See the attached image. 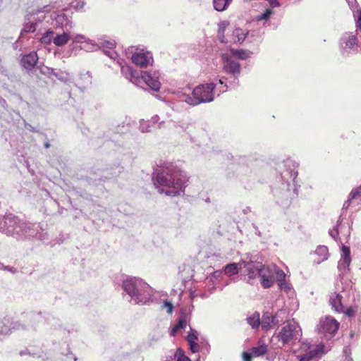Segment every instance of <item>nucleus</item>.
<instances>
[{
    "label": "nucleus",
    "instance_id": "20",
    "mask_svg": "<svg viewBox=\"0 0 361 361\" xmlns=\"http://www.w3.org/2000/svg\"><path fill=\"white\" fill-rule=\"evenodd\" d=\"M23 326L18 322H13L9 317L0 319V341L11 332L12 329H19Z\"/></svg>",
    "mask_w": 361,
    "mask_h": 361
},
{
    "label": "nucleus",
    "instance_id": "26",
    "mask_svg": "<svg viewBox=\"0 0 361 361\" xmlns=\"http://www.w3.org/2000/svg\"><path fill=\"white\" fill-rule=\"evenodd\" d=\"M243 265L241 264V260L238 263H230L226 265L224 268V273L228 276H233L239 273L240 269H242Z\"/></svg>",
    "mask_w": 361,
    "mask_h": 361
},
{
    "label": "nucleus",
    "instance_id": "57",
    "mask_svg": "<svg viewBox=\"0 0 361 361\" xmlns=\"http://www.w3.org/2000/svg\"><path fill=\"white\" fill-rule=\"evenodd\" d=\"M0 270L8 271L13 274L16 273L17 270L13 267L5 266L0 262Z\"/></svg>",
    "mask_w": 361,
    "mask_h": 361
},
{
    "label": "nucleus",
    "instance_id": "12",
    "mask_svg": "<svg viewBox=\"0 0 361 361\" xmlns=\"http://www.w3.org/2000/svg\"><path fill=\"white\" fill-rule=\"evenodd\" d=\"M241 264L247 273V282L251 283L250 281L257 276L258 272L262 266V262L258 261L257 255H247L245 258L241 259Z\"/></svg>",
    "mask_w": 361,
    "mask_h": 361
},
{
    "label": "nucleus",
    "instance_id": "17",
    "mask_svg": "<svg viewBox=\"0 0 361 361\" xmlns=\"http://www.w3.org/2000/svg\"><path fill=\"white\" fill-rule=\"evenodd\" d=\"M339 326V323L334 317L326 316L321 319L318 324V331L322 334H334Z\"/></svg>",
    "mask_w": 361,
    "mask_h": 361
},
{
    "label": "nucleus",
    "instance_id": "21",
    "mask_svg": "<svg viewBox=\"0 0 361 361\" xmlns=\"http://www.w3.org/2000/svg\"><path fill=\"white\" fill-rule=\"evenodd\" d=\"M192 306L182 307L180 312V316L178 319V324L172 329V334H174L176 331H178L180 329H184L186 327L190 319V313Z\"/></svg>",
    "mask_w": 361,
    "mask_h": 361
},
{
    "label": "nucleus",
    "instance_id": "5",
    "mask_svg": "<svg viewBox=\"0 0 361 361\" xmlns=\"http://www.w3.org/2000/svg\"><path fill=\"white\" fill-rule=\"evenodd\" d=\"M302 337V329L294 320L288 321L278 332H275L271 343L276 348L290 346L300 341Z\"/></svg>",
    "mask_w": 361,
    "mask_h": 361
},
{
    "label": "nucleus",
    "instance_id": "3",
    "mask_svg": "<svg viewBox=\"0 0 361 361\" xmlns=\"http://www.w3.org/2000/svg\"><path fill=\"white\" fill-rule=\"evenodd\" d=\"M228 90V85L224 79L220 78L216 83H204L195 87L191 95L182 93L180 96L181 100L190 106H197L202 103H209L214 101L216 95L226 92Z\"/></svg>",
    "mask_w": 361,
    "mask_h": 361
},
{
    "label": "nucleus",
    "instance_id": "43",
    "mask_svg": "<svg viewBox=\"0 0 361 361\" xmlns=\"http://www.w3.org/2000/svg\"><path fill=\"white\" fill-rule=\"evenodd\" d=\"M71 39L73 40V43L83 44L84 43L86 42V41H87L89 39V38L84 35L77 34V35H72Z\"/></svg>",
    "mask_w": 361,
    "mask_h": 361
},
{
    "label": "nucleus",
    "instance_id": "41",
    "mask_svg": "<svg viewBox=\"0 0 361 361\" xmlns=\"http://www.w3.org/2000/svg\"><path fill=\"white\" fill-rule=\"evenodd\" d=\"M54 32L53 30H47L41 37L40 41L44 44H50L53 42Z\"/></svg>",
    "mask_w": 361,
    "mask_h": 361
},
{
    "label": "nucleus",
    "instance_id": "19",
    "mask_svg": "<svg viewBox=\"0 0 361 361\" xmlns=\"http://www.w3.org/2000/svg\"><path fill=\"white\" fill-rule=\"evenodd\" d=\"M351 262L350 247L344 245L341 247V257L338 263V269L340 275H345L350 271Z\"/></svg>",
    "mask_w": 361,
    "mask_h": 361
},
{
    "label": "nucleus",
    "instance_id": "38",
    "mask_svg": "<svg viewBox=\"0 0 361 361\" xmlns=\"http://www.w3.org/2000/svg\"><path fill=\"white\" fill-rule=\"evenodd\" d=\"M231 56H235L241 60H245L248 59L250 55V53L243 49H231Z\"/></svg>",
    "mask_w": 361,
    "mask_h": 361
},
{
    "label": "nucleus",
    "instance_id": "27",
    "mask_svg": "<svg viewBox=\"0 0 361 361\" xmlns=\"http://www.w3.org/2000/svg\"><path fill=\"white\" fill-rule=\"evenodd\" d=\"M273 314L269 312H265L261 320V326L264 330H269L273 328Z\"/></svg>",
    "mask_w": 361,
    "mask_h": 361
},
{
    "label": "nucleus",
    "instance_id": "28",
    "mask_svg": "<svg viewBox=\"0 0 361 361\" xmlns=\"http://www.w3.org/2000/svg\"><path fill=\"white\" fill-rule=\"evenodd\" d=\"M250 34L248 31H245L240 27L235 28L232 32L233 40L235 42L242 43L247 36Z\"/></svg>",
    "mask_w": 361,
    "mask_h": 361
},
{
    "label": "nucleus",
    "instance_id": "24",
    "mask_svg": "<svg viewBox=\"0 0 361 361\" xmlns=\"http://www.w3.org/2000/svg\"><path fill=\"white\" fill-rule=\"evenodd\" d=\"M63 31V33L56 35L53 39V43L57 47L64 46L72 38L71 30Z\"/></svg>",
    "mask_w": 361,
    "mask_h": 361
},
{
    "label": "nucleus",
    "instance_id": "53",
    "mask_svg": "<svg viewBox=\"0 0 361 361\" xmlns=\"http://www.w3.org/2000/svg\"><path fill=\"white\" fill-rule=\"evenodd\" d=\"M341 222H337V225L333 229L329 231V235L335 240H337V237L339 233L338 226Z\"/></svg>",
    "mask_w": 361,
    "mask_h": 361
},
{
    "label": "nucleus",
    "instance_id": "46",
    "mask_svg": "<svg viewBox=\"0 0 361 361\" xmlns=\"http://www.w3.org/2000/svg\"><path fill=\"white\" fill-rule=\"evenodd\" d=\"M274 274H276V276L277 284L279 283L280 282H283V281H286V274L284 273L283 271L278 269L276 267V271H275Z\"/></svg>",
    "mask_w": 361,
    "mask_h": 361
},
{
    "label": "nucleus",
    "instance_id": "51",
    "mask_svg": "<svg viewBox=\"0 0 361 361\" xmlns=\"http://www.w3.org/2000/svg\"><path fill=\"white\" fill-rule=\"evenodd\" d=\"M229 25V23L227 20L221 21L219 25L218 32L221 34H224L226 27Z\"/></svg>",
    "mask_w": 361,
    "mask_h": 361
},
{
    "label": "nucleus",
    "instance_id": "23",
    "mask_svg": "<svg viewBox=\"0 0 361 361\" xmlns=\"http://www.w3.org/2000/svg\"><path fill=\"white\" fill-rule=\"evenodd\" d=\"M37 61L38 56L37 52L32 51L23 56L21 59L20 63L24 68H25L27 71H31L35 66Z\"/></svg>",
    "mask_w": 361,
    "mask_h": 361
},
{
    "label": "nucleus",
    "instance_id": "58",
    "mask_svg": "<svg viewBox=\"0 0 361 361\" xmlns=\"http://www.w3.org/2000/svg\"><path fill=\"white\" fill-rule=\"evenodd\" d=\"M356 28L357 32H359L360 33V35H361V11H358V16L356 19Z\"/></svg>",
    "mask_w": 361,
    "mask_h": 361
},
{
    "label": "nucleus",
    "instance_id": "11",
    "mask_svg": "<svg viewBox=\"0 0 361 361\" xmlns=\"http://www.w3.org/2000/svg\"><path fill=\"white\" fill-rule=\"evenodd\" d=\"M46 321L48 325V330L50 333L61 337L62 339L65 340L66 342L70 337L74 336L76 334V331H75L73 329H67L63 327L59 319L55 317L49 315L46 318Z\"/></svg>",
    "mask_w": 361,
    "mask_h": 361
},
{
    "label": "nucleus",
    "instance_id": "40",
    "mask_svg": "<svg viewBox=\"0 0 361 361\" xmlns=\"http://www.w3.org/2000/svg\"><path fill=\"white\" fill-rule=\"evenodd\" d=\"M53 75L55 76L58 80H59L61 82H67L70 80V74L64 71L54 70V73H53Z\"/></svg>",
    "mask_w": 361,
    "mask_h": 361
},
{
    "label": "nucleus",
    "instance_id": "31",
    "mask_svg": "<svg viewBox=\"0 0 361 361\" xmlns=\"http://www.w3.org/2000/svg\"><path fill=\"white\" fill-rule=\"evenodd\" d=\"M251 353L254 357H259L264 355L267 351V345L262 341H259L258 345L252 347L250 349Z\"/></svg>",
    "mask_w": 361,
    "mask_h": 361
},
{
    "label": "nucleus",
    "instance_id": "9",
    "mask_svg": "<svg viewBox=\"0 0 361 361\" xmlns=\"http://www.w3.org/2000/svg\"><path fill=\"white\" fill-rule=\"evenodd\" d=\"M357 36L353 32H345L339 39V51L343 57H348L358 52Z\"/></svg>",
    "mask_w": 361,
    "mask_h": 361
},
{
    "label": "nucleus",
    "instance_id": "16",
    "mask_svg": "<svg viewBox=\"0 0 361 361\" xmlns=\"http://www.w3.org/2000/svg\"><path fill=\"white\" fill-rule=\"evenodd\" d=\"M160 73L158 71H142L140 78L152 90L159 91L161 83L159 82Z\"/></svg>",
    "mask_w": 361,
    "mask_h": 361
},
{
    "label": "nucleus",
    "instance_id": "10",
    "mask_svg": "<svg viewBox=\"0 0 361 361\" xmlns=\"http://www.w3.org/2000/svg\"><path fill=\"white\" fill-rule=\"evenodd\" d=\"M128 54L130 55L129 57L132 62L140 68H147L148 66L152 65L154 62L152 52L144 49L132 47L126 53V55Z\"/></svg>",
    "mask_w": 361,
    "mask_h": 361
},
{
    "label": "nucleus",
    "instance_id": "42",
    "mask_svg": "<svg viewBox=\"0 0 361 361\" xmlns=\"http://www.w3.org/2000/svg\"><path fill=\"white\" fill-rule=\"evenodd\" d=\"M152 124L149 121H145L143 119L140 121L139 129L142 133H148L151 131Z\"/></svg>",
    "mask_w": 361,
    "mask_h": 361
},
{
    "label": "nucleus",
    "instance_id": "55",
    "mask_svg": "<svg viewBox=\"0 0 361 361\" xmlns=\"http://www.w3.org/2000/svg\"><path fill=\"white\" fill-rule=\"evenodd\" d=\"M71 6L75 8H81L84 6L85 1L84 0H76L75 1L71 2Z\"/></svg>",
    "mask_w": 361,
    "mask_h": 361
},
{
    "label": "nucleus",
    "instance_id": "22",
    "mask_svg": "<svg viewBox=\"0 0 361 361\" xmlns=\"http://www.w3.org/2000/svg\"><path fill=\"white\" fill-rule=\"evenodd\" d=\"M120 66L122 75L132 83L137 85L140 80L139 73L127 64L121 63Z\"/></svg>",
    "mask_w": 361,
    "mask_h": 361
},
{
    "label": "nucleus",
    "instance_id": "2",
    "mask_svg": "<svg viewBox=\"0 0 361 361\" xmlns=\"http://www.w3.org/2000/svg\"><path fill=\"white\" fill-rule=\"evenodd\" d=\"M0 232L18 241L37 239L42 242L49 240L48 233L39 223L20 219L13 214H6L0 219Z\"/></svg>",
    "mask_w": 361,
    "mask_h": 361
},
{
    "label": "nucleus",
    "instance_id": "18",
    "mask_svg": "<svg viewBox=\"0 0 361 361\" xmlns=\"http://www.w3.org/2000/svg\"><path fill=\"white\" fill-rule=\"evenodd\" d=\"M53 20L55 21V25L61 28L63 30H71L73 27V23L71 16L64 11L54 13Z\"/></svg>",
    "mask_w": 361,
    "mask_h": 361
},
{
    "label": "nucleus",
    "instance_id": "61",
    "mask_svg": "<svg viewBox=\"0 0 361 361\" xmlns=\"http://www.w3.org/2000/svg\"><path fill=\"white\" fill-rule=\"evenodd\" d=\"M266 1L268 2L269 6L271 8L280 6V3L278 0H266Z\"/></svg>",
    "mask_w": 361,
    "mask_h": 361
},
{
    "label": "nucleus",
    "instance_id": "48",
    "mask_svg": "<svg viewBox=\"0 0 361 361\" xmlns=\"http://www.w3.org/2000/svg\"><path fill=\"white\" fill-rule=\"evenodd\" d=\"M181 95V94L178 96L179 97V101H176V102H171V104H170V106L171 108L173 110V111H180L182 110V107L180 106L181 104L180 102H183V100H181L180 96Z\"/></svg>",
    "mask_w": 361,
    "mask_h": 361
},
{
    "label": "nucleus",
    "instance_id": "63",
    "mask_svg": "<svg viewBox=\"0 0 361 361\" xmlns=\"http://www.w3.org/2000/svg\"><path fill=\"white\" fill-rule=\"evenodd\" d=\"M252 356H253L251 353V351L250 353L244 352L243 353V361H252Z\"/></svg>",
    "mask_w": 361,
    "mask_h": 361
},
{
    "label": "nucleus",
    "instance_id": "25",
    "mask_svg": "<svg viewBox=\"0 0 361 361\" xmlns=\"http://www.w3.org/2000/svg\"><path fill=\"white\" fill-rule=\"evenodd\" d=\"M342 296L336 293H334L330 295L329 302L332 307V308L337 312H343V305H342Z\"/></svg>",
    "mask_w": 361,
    "mask_h": 361
},
{
    "label": "nucleus",
    "instance_id": "44",
    "mask_svg": "<svg viewBox=\"0 0 361 361\" xmlns=\"http://www.w3.org/2000/svg\"><path fill=\"white\" fill-rule=\"evenodd\" d=\"M104 53L114 61H116L119 65H121L122 61L115 51L112 49L105 50Z\"/></svg>",
    "mask_w": 361,
    "mask_h": 361
},
{
    "label": "nucleus",
    "instance_id": "30",
    "mask_svg": "<svg viewBox=\"0 0 361 361\" xmlns=\"http://www.w3.org/2000/svg\"><path fill=\"white\" fill-rule=\"evenodd\" d=\"M359 194H360V192L357 190L351 191V192L349 194L348 200L343 203V205L342 207V212L338 218V222H342V221H343L342 216L343 214L344 211H346L348 209L352 200L356 199L357 196L359 195Z\"/></svg>",
    "mask_w": 361,
    "mask_h": 361
},
{
    "label": "nucleus",
    "instance_id": "4",
    "mask_svg": "<svg viewBox=\"0 0 361 361\" xmlns=\"http://www.w3.org/2000/svg\"><path fill=\"white\" fill-rule=\"evenodd\" d=\"M122 289L130 298V301L135 305H145L153 295L152 288L142 279L128 277L122 282Z\"/></svg>",
    "mask_w": 361,
    "mask_h": 361
},
{
    "label": "nucleus",
    "instance_id": "37",
    "mask_svg": "<svg viewBox=\"0 0 361 361\" xmlns=\"http://www.w3.org/2000/svg\"><path fill=\"white\" fill-rule=\"evenodd\" d=\"M247 323L253 328L257 329L261 324L259 314L254 313L252 315L247 318Z\"/></svg>",
    "mask_w": 361,
    "mask_h": 361
},
{
    "label": "nucleus",
    "instance_id": "32",
    "mask_svg": "<svg viewBox=\"0 0 361 361\" xmlns=\"http://www.w3.org/2000/svg\"><path fill=\"white\" fill-rule=\"evenodd\" d=\"M314 254L319 257V258L317 260V263L319 264L322 262L327 259L329 255V250L327 247L324 245H320L317 247L314 252Z\"/></svg>",
    "mask_w": 361,
    "mask_h": 361
},
{
    "label": "nucleus",
    "instance_id": "50",
    "mask_svg": "<svg viewBox=\"0 0 361 361\" xmlns=\"http://www.w3.org/2000/svg\"><path fill=\"white\" fill-rule=\"evenodd\" d=\"M149 122L152 126L157 124L158 128H161L164 123V121L159 122V116L157 115L152 116L149 120Z\"/></svg>",
    "mask_w": 361,
    "mask_h": 361
},
{
    "label": "nucleus",
    "instance_id": "8",
    "mask_svg": "<svg viewBox=\"0 0 361 361\" xmlns=\"http://www.w3.org/2000/svg\"><path fill=\"white\" fill-rule=\"evenodd\" d=\"M222 69L224 73L230 75L231 80H229L230 86L236 87L238 86V77L241 72V65L239 62L234 60L228 54H223L221 55Z\"/></svg>",
    "mask_w": 361,
    "mask_h": 361
},
{
    "label": "nucleus",
    "instance_id": "35",
    "mask_svg": "<svg viewBox=\"0 0 361 361\" xmlns=\"http://www.w3.org/2000/svg\"><path fill=\"white\" fill-rule=\"evenodd\" d=\"M232 0H213V5L215 10L223 11L227 8Z\"/></svg>",
    "mask_w": 361,
    "mask_h": 361
},
{
    "label": "nucleus",
    "instance_id": "33",
    "mask_svg": "<svg viewBox=\"0 0 361 361\" xmlns=\"http://www.w3.org/2000/svg\"><path fill=\"white\" fill-rule=\"evenodd\" d=\"M115 41L113 39H108L106 38H101L98 39L99 49L105 50L112 49L115 47Z\"/></svg>",
    "mask_w": 361,
    "mask_h": 361
},
{
    "label": "nucleus",
    "instance_id": "54",
    "mask_svg": "<svg viewBox=\"0 0 361 361\" xmlns=\"http://www.w3.org/2000/svg\"><path fill=\"white\" fill-rule=\"evenodd\" d=\"M197 339V333L195 331H191L187 336V341L188 343L195 342V340Z\"/></svg>",
    "mask_w": 361,
    "mask_h": 361
},
{
    "label": "nucleus",
    "instance_id": "49",
    "mask_svg": "<svg viewBox=\"0 0 361 361\" xmlns=\"http://www.w3.org/2000/svg\"><path fill=\"white\" fill-rule=\"evenodd\" d=\"M176 357H177L176 361H191V360L183 355V351L180 349H177L176 352Z\"/></svg>",
    "mask_w": 361,
    "mask_h": 361
},
{
    "label": "nucleus",
    "instance_id": "1",
    "mask_svg": "<svg viewBox=\"0 0 361 361\" xmlns=\"http://www.w3.org/2000/svg\"><path fill=\"white\" fill-rule=\"evenodd\" d=\"M189 177L187 173L173 162L164 164L152 176V180L159 193L167 196H180L185 192Z\"/></svg>",
    "mask_w": 361,
    "mask_h": 361
},
{
    "label": "nucleus",
    "instance_id": "29",
    "mask_svg": "<svg viewBox=\"0 0 361 361\" xmlns=\"http://www.w3.org/2000/svg\"><path fill=\"white\" fill-rule=\"evenodd\" d=\"M78 82L81 89H86L90 86L92 84V75L90 72L81 73Z\"/></svg>",
    "mask_w": 361,
    "mask_h": 361
},
{
    "label": "nucleus",
    "instance_id": "36",
    "mask_svg": "<svg viewBox=\"0 0 361 361\" xmlns=\"http://www.w3.org/2000/svg\"><path fill=\"white\" fill-rule=\"evenodd\" d=\"M273 13H274V12L271 8H266V10L262 13L259 14L255 17V20L257 22L264 21V23L263 24V25H264L266 22L269 20V19H270L271 16L273 15Z\"/></svg>",
    "mask_w": 361,
    "mask_h": 361
},
{
    "label": "nucleus",
    "instance_id": "64",
    "mask_svg": "<svg viewBox=\"0 0 361 361\" xmlns=\"http://www.w3.org/2000/svg\"><path fill=\"white\" fill-rule=\"evenodd\" d=\"M218 38L222 43H227V40H226V38L224 37V34H221L218 32Z\"/></svg>",
    "mask_w": 361,
    "mask_h": 361
},
{
    "label": "nucleus",
    "instance_id": "45",
    "mask_svg": "<svg viewBox=\"0 0 361 361\" xmlns=\"http://www.w3.org/2000/svg\"><path fill=\"white\" fill-rule=\"evenodd\" d=\"M38 69L39 70V71L42 74L47 75L49 78L51 77L53 75V73H54V69L51 68L46 66H39Z\"/></svg>",
    "mask_w": 361,
    "mask_h": 361
},
{
    "label": "nucleus",
    "instance_id": "39",
    "mask_svg": "<svg viewBox=\"0 0 361 361\" xmlns=\"http://www.w3.org/2000/svg\"><path fill=\"white\" fill-rule=\"evenodd\" d=\"M81 49L86 51H95L99 49L98 42H95L89 38V39L81 46Z\"/></svg>",
    "mask_w": 361,
    "mask_h": 361
},
{
    "label": "nucleus",
    "instance_id": "59",
    "mask_svg": "<svg viewBox=\"0 0 361 361\" xmlns=\"http://www.w3.org/2000/svg\"><path fill=\"white\" fill-rule=\"evenodd\" d=\"M190 350L193 353H197L200 350V346L196 342L188 343Z\"/></svg>",
    "mask_w": 361,
    "mask_h": 361
},
{
    "label": "nucleus",
    "instance_id": "52",
    "mask_svg": "<svg viewBox=\"0 0 361 361\" xmlns=\"http://www.w3.org/2000/svg\"><path fill=\"white\" fill-rule=\"evenodd\" d=\"M279 288L286 293H288L291 290L290 285L286 281L278 283Z\"/></svg>",
    "mask_w": 361,
    "mask_h": 361
},
{
    "label": "nucleus",
    "instance_id": "14",
    "mask_svg": "<svg viewBox=\"0 0 361 361\" xmlns=\"http://www.w3.org/2000/svg\"><path fill=\"white\" fill-rule=\"evenodd\" d=\"M283 170L281 171L279 177L296 183L295 179L298 176V163L287 159L283 161Z\"/></svg>",
    "mask_w": 361,
    "mask_h": 361
},
{
    "label": "nucleus",
    "instance_id": "62",
    "mask_svg": "<svg viewBox=\"0 0 361 361\" xmlns=\"http://www.w3.org/2000/svg\"><path fill=\"white\" fill-rule=\"evenodd\" d=\"M176 128L179 127L183 131H186L188 128L190 127V124L187 123H176L175 126Z\"/></svg>",
    "mask_w": 361,
    "mask_h": 361
},
{
    "label": "nucleus",
    "instance_id": "34",
    "mask_svg": "<svg viewBox=\"0 0 361 361\" xmlns=\"http://www.w3.org/2000/svg\"><path fill=\"white\" fill-rule=\"evenodd\" d=\"M286 312L283 310H280L274 315L273 314V327L280 324L281 323H285V319Z\"/></svg>",
    "mask_w": 361,
    "mask_h": 361
},
{
    "label": "nucleus",
    "instance_id": "7",
    "mask_svg": "<svg viewBox=\"0 0 361 361\" xmlns=\"http://www.w3.org/2000/svg\"><path fill=\"white\" fill-rule=\"evenodd\" d=\"M53 20V14L50 13V6L34 8L25 16L23 31L34 32L40 23L49 24Z\"/></svg>",
    "mask_w": 361,
    "mask_h": 361
},
{
    "label": "nucleus",
    "instance_id": "56",
    "mask_svg": "<svg viewBox=\"0 0 361 361\" xmlns=\"http://www.w3.org/2000/svg\"><path fill=\"white\" fill-rule=\"evenodd\" d=\"M162 308H167V312L169 314H171L173 312V306L172 305L171 302L167 301V300H165L163 303V305L161 306Z\"/></svg>",
    "mask_w": 361,
    "mask_h": 361
},
{
    "label": "nucleus",
    "instance_id": "47",
    "mask_svg": "<svg viewBox=\"0 0 361 361\" xmlns=\"http://www.w3.org/2000/svg\"><path fill=\"white\" fill-rule=\"evenodd\" d=\"M222 274H223V271L217 270V271H214L211 274V276H209L207 278V279H209V281H211L212 282H214V281H219L221 278Z\"/></svg>",
    "mask_w": 361,
    "mask_h": 361
},
{
    "label": "nucleus",
    "instance_id": "60",
    "mask_svg": "<svg viewBox=\"0 0 361 361\" xmlns=\"http://www.w3.org/2000/svg\"><path fill=\"white\" fill-rule=\"evenodd\" d=\"M65 358L63 360V361H76L77 357L75 355H73L72 353H68L66 354Z\"/></svg>",
    "mask_w": 361,
    "mask_h": 361
},
{
    "label": "nucleus",
    "instance_id": "6",
    "mask_svg": "<svg viewBox=\"0 0 361 361\" xmlns=\"http://www.w3.org/2000/svg\"><path fill=\"white\" fill-rule=\"evenodd\" d=\"M272 192L277 202L283 206L288 205L298 195L296 183L279 176L274 184Z\"/></svg>",
    "mask_w": 361,
    "mask_h": 361
},
{
    "label": "nucleus",
    "instance_id": "15",
    "mask_svg": "<svg viewBox=\"0 0 361 361\" xmlns=\"http://www.w3.org/2000/svg\"><path fill=\"white\" fill-rule=\"evenodd\" d=\"M276 271V266H262L257 276L260 278V282L264 288L271 287L274 282V273Z\"/></svg>",
    "mask_w": 361,
    "mask_h": 361
},
{
    "label": "nucleus",
    "instance_id": "13",
    "mask_svg": "<svg viewBox=\"0 0 361 361\" xmlns=\"http://www.w3.org/2000/svg\"><path fill=\"white\" fill-rule=\"evenodd\" d=\"M323 345H312L310 342L305 341L301 343V350L305 353L297 356L299 361H310L313 357L322 353Z\"/></svg>",
    "mask_w": 361,
    "mask_h": 361
}]
</instances>
